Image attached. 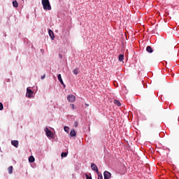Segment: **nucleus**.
Here are the masks:
<instances>
[{"instance_id": "nucleus-1", "label": "nucleus", "mask_w": 179, "mask_h": 179, "mask_svg": "<svg viewBox=\"0 0 179 179\" xmlns=\"http://www.w3.org/2000/svg\"><path fill=\"white\" fill-rule=\"evenodd\" d=\"M42 5L44 10H51L50 0H42Z\"/></svg>"}, {"instance_id": "nucleus-2", "label": "nucleus", "mask_w": 179, "mask_h": 179, "mask_svg": "<svg viewBox=\"0 0 179 179\" xmlns=\"http://www.w3.org/2000/svg\"><path fill=\"white\" fill-rule=\"evenodd\" d=\"M45 132L48 138H50V139H52V138H54V134H52V131H51V130H49L48 127L45 129Z\"/></svg>"}, {"instance_id": "nucleus-3", "label": "nucleus", "mask_w": 179, "mask_h": 179, "mask_svg": "<svg viewBox=\"0 0 179 179\" xmlns=\"http://www.w3.org/2000/svg\"><path fill=\"white\" fill-rule=\"evenodd\" d=\"M33 94H34V92H33V90L27 88V89L26 96L29 97V99H31V97H33Z\"/></svg>"}, {"instance_id": "nucleus-4", "label": "nucleus", "mask_w": 179, "mask_h": 179, "mask_svg": "<svg viewBox=\"0 0 179 179\" xmlns=\"http://www.w3.org/2000/svg\"><path fill=\"white\" fill-rule=\"evenodd\" d=\"M67 100L68 101H69L70 103H74V101H76V96H75L74 95L71 94V95H69L67 96Z\"/></svg>"}, {"instance_id": "nucleus-5", "label": "nucleus", "mask_w": 179, "mask_h": 179, "mask_svg": "<svg viewBox=\"0 0 179 179\" xmlns=\"http://www.w3.org/2000/svg\"><path fill=\"white\" fill-rule=\"evenodd\" d=\"M91 169L93 171H96V173H99V168H97V165L94 163L91 164Z\"/></svg>"}, {"instance_id": "nucleus-6", "label": "nucleus", "mask_w": 179, "mask_h": 179, "mask_svg": "<svg viewBox=\"0 0 179 179\" xmlns=\"http://www.w3.org/2000/svg\"><path fill=\"white\" fill-rule=\"evenodd\" d=\"M103 177H104V179H110V178H111V173L106 171L103 173Z\"/></svg>"}, {"instance_id": "nucleus-7", "label": "nucleus", "mask_w": 179, "mask_h": 179, "mask_svg": "<svg viewBox=\"0 0 179 179\" xmlns=\"http://www.w3.org/2000/svg\"><path fill=\"white\" fill-rule=\"evenodd\" d=\"M48 34L51 40H54V38H55V36L54 35V31H52V30L48 29Z\"/></svg>"}, {"instance_id": "nucleus-8", "label": "nucleus", "mask_w": 179, "mask_h": 179, "mask_svg": "<svg viewBox=\"0 0 179 179\" xmlns=\"http://www.w3.org/2000/svg\"><path fill=\"white\" fill-rule=\"evenodd\" d=\"M11 145L14 146L15 148H18L19 147V141L14 140L11 141Z\"/></svg>"}, {"instance_id": "nucleus-9", "label": "nucleus", "mask_w": 179, "mask_h": 179, "mask_svg": "<svg viewBox=\"0 0 179 179\" xmlns=\"http://www.w3.org/2000/svg\"><path fill=\"white\" fill-rule=\"evenodd\" d=\"M70 136L71 138H73V136H76V131L74 130V129H72L70 132Z\"/></svg>"}, {"instance_id": "nucleus-10", "label": "nucleus", "mask_w": 179, "mask_h": 179, "mask_svg": "<svg viewBox=\"0 0 179 179\" xmlns=\"http://www.w3.org/2000/svg\"><path fill=\"white\" fill-rule=\"evenodd\" d=\"M57 78L61 85H64V80H62V77L61 76V74L57 75Z\"/></svg>"}, {"instance_id": "nucleus-11", "label": "nucleus", "mask_w": 179, "mask_h": 179, "mask_svg": "<svg viewBox=\"0 0 179 179\" xmlns=\"http://www.w3.org/2000/svg\"><path fill=\"white\" fill-rule=\"evenodd\" d=\"M35 161H36V159H34V156H30L29 157V163H34Z\"/></svg>"}, {"instance_id": "nucleus-12", "label": "nucleus", "mask_w": 179, "mask_h": 179, "mask_svg": "<svg viewBox=\"0 0 179 179\" xmlns=\"http://www.w3.org/2000/svg\"><path fill=\"white\" fill-rule=\"evenodd\" d=\"M146 51L148 52L152 53V52H153V49H152V47H150V46H147Z\"/></svg>"}, {"instance_id": "nucleus-13", "label": "nucleus", "mask_w": 179, "mask_h": 179, "mask_svg": "<svg viewBox=\"0 0 179 179\" xmlns=\"http://www.w3.org/2000/svg\"><path fill=\"white\" fill-rule=\"evenodd\" d=\"M8 171L9 174H12L13 173V166H9L8 169Z\"/></svg>"}, {"instance_id": "nucleus-14", "label": "nucleus", "mask_w": 179, "mask_h": 179, "mask_svg": "<svg viewBox=\"0 0 179 179\" xmlns=\"http://www.w3.org/2000/svg\"><path fill=\"white\" fill-rule=\"evenodd\" d=\"M13 6H14V8H17V6H19V3H17L16 0L13 1Z\"/></svg>"}, {"instance_id": "nucleus-15", "label": "nucleus", "mask_w": 179, "mask_h": 179, "mask_svg": "<svg viewBox=\"0 0 179 179\" xmlns=\"http://www.w3.org/2000/svg\"><path fill=\"white\" fill-rule=\"evenodd\" d=\"M114 103L116 104V106H117L118 107H121V102H120V101L115 100Z\"/></svg>"}, {"instance_id": "nucleus-16", "label": "nucleus", "mask_w": 179, "mask_h": 179, "mask_svg": "<svg viewBox=\"0 0 179 179\" xmlns=\"http://www.w3.org/2000/svg\"><path fill=\"white\" fill-rule=\"evenodd\" d=\"M119 61L120 62H122V61H124V55H119Z\"/></svg>"}, {"instance_id": "nucleus-17", "label": "nucleus", "mask_w": 179, "mask_h": 179, "mask_svg": "<svg viewBox=\"0 0 179 179\" xmlns=\"http://www.w3.org/2000/svg\"><path fill=\"white\" fill-rule=\"evenodd\" d=\"M73 73L74 75H78V73H79V69H75L73 71Z\"/></svg>"}, {"instance_id": "nucleus-18", "label": "nucleus", "mask_w": 179, "mask_h": 179, "mask_svg": "<svg viewBox=\"0 0 179 179\" xmlns=\"http://www.w3.org/2000/svg\"><path fill=\"white\" fill-rule=\"evenodd\" d=\"M64 131L66 132V134H69V127L65 126L64 127Z\"/></svg>"}, {"instance_id": "nucleus-19", "label": "nucleus", "mask_w": 179, "mask_h": 179, "mask_svg": "<svg viewBox=\"0 0 179 179\" xmlns=\"http://www.w3.org/2000/svg\"><path fill=\"white\" fill-rule=\"evenodd\" d=\"M68 156V153L67 152H62L61 154V157H66Z\"/></svg>"}, {"instance_id": "nucleus-20", "label": "nucleus", "mask_w": 179, "mask_h": 179, "mask_svg": "<svg viewBox=\"0 0 179 179\" xmlns=\"http://www.w3.org/2000/svg\"><path fill=\"white\" fill-rule=\"evenodd\" d=\"M98 174V178L97 179H103V175L100 173V172Z\"/></svg>"}, {"instance_id": "nucleus-21", "label": "nucleus", "mask_w": 179, "mask_h": 179, "mask_svg": "<svg viewBox=\"0 0 179 179\" xmlns=\"http://www.w3.org/2000/svg\"><path fill=\"white\" fill-rule=\"evenodd\" d=\"M3 110V104L0 102V111H2Z\"/></svg>"}, {"instance_id": "nucleus-22", "label": "nucleus", "mask_w": 179, "mask_h": 179, "mask_svg": "<svg viewBox=\"0 0 179 179\" xmlns=\"http://www.w3.org/2000/svg\"><path fill=\"white\" fill-rule=\"evenodd\" d=\"M86 179H92V176L86 174Z\"/></svg>"}, {"instance_id": "nucleus-23", "label": "nucleus", "mask_w": 179, "mask_h": 179, "mask_svg": "<svg viewBox=\"0 0 179 179\" xmlns=\"http://www.w3.org/2000/svg\"><path fill=\"white\" fill-rule=\"evenodd\" d=\"M78 125H79V123H78V122H75L74 127L77 128Z\"/></svg>"}, {"instance_id": "nucleus-24", "label": "nucleus", "mask_w": 179, "mask_h": 179, "mask_svg": "<svg viewBox=\"0 0 179 179\" xmlns=\"http://www.w3.org/2000/svg\"><path fill=\"white\" fill-rule=\"evenodd\" d=\"M45 75H43V76H42L41 77V79H45Z\"/></svg>"}, {"instance_id": "nucleus-25", "label": "nucleus", "mask_w": 179, "mask_h": 179, "mask_svg": "<svg viewBox=\"0 0 179 179\" xmlns=\"http://www.w3.org/2000/svg\"><path fill=\"white\" fill-rule=\"evenodd\" d=\"M71 107H72L73 110H75V105H73V104H71Z\"/></svg>"}, {"instance_id": "nucleus-26", "label": "nucleus", "mask_w": 179, "mask_h": 179, "mask_svg": "<svg viewBox=\"0 0 179 179\" xmlns=\"http://www.w3.org/2000/svg\"><path fill=\"white\" fill-rule=\"evenodd\" d=\"M62 86H64V87H66V85H65V84L64 83V82H63V84H62Z\"/></svg>"}, {"instance_id": "nucleus-27", "label": "nucleus", "mask_w": 179, "mask_h": 179, "mask_svg": "<svg viewBox=\"0 0 179 179\" xmlns=\"http://www.w3.org/2000/svg\"><path fill=\"white\" fill-rule=\"evenodd\" d=\"M62 86H64V87H66V85H65V84L64 83V82H63V84H62Z\"/></svg>"}, {"instance_id": "nucleus-28", "label": "nucleus", "mask_w": 179, "mask_h": 179, "mask_svg": "<svg viewBox=\"0 0 179 179\" xmlns=\"http://www.w3.org/2000/svg\"><path fill=\"white\" fill-rule=\"evenodd\" d=\"M85 106H86L87 107H89V104H87V103H85Z\"/></svg>"}, {"instance_id": "nucleus-29", "label": "nucleus", "mask_w": 179, "mask_h": 179, "mask_svg": "<svg viewBox=\"0 0 179 179\" xmlns=\"http://www.w3.org/2000/svg\"><path fill=\"white\" fill-rule=\"evenodd\" d=\"M22 1H24V0H22Z\"/></svg>"}]
</instances>
